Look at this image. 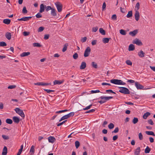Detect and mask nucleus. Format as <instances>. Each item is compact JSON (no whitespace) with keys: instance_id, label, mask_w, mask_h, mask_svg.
<instances>
[{"instance_id":"obj_23","label":"nucleus","mask_w":155,"mask_h":155,"mask_svg":"<svg viewBox=\"0 0 155 155\" xmlns=\"http://www.w3.org/2000/svg\"><path fill=\"white\" fill-rule=\"evenodd\" d=\"M64 82V80L58 81V80H55L54 81V84H60Z\"/></svg>"},{"instance_id":"obj_19","label":"nucleus","mask_w":155,"mask_h":155,"mask_svg":"<svg viewBox=\"0 0 155 155\" xmlns=\"http://www.w3.org/2000/svg\"><path fill=\"white\" fill-rule=\"evenodd\" d=\"M51 14L52 15L54 16H55L57 15V13H56V10L54 8H52L51 10Z\"/></svg>"},{"instance_id":"obj_33","label":"nucleus","mask_w":155,"mask_h":155,"mask_svg":"<svg viewBox=\"0 0 155 155\" xmlns=\"http://www.w3.org/2000/svg\"><path fill=\"white\" fill-rule=\"evenodd\" d=\"M140 8V4L139 2H137L136 3V6L135 7V11L138 10Z\"/></svg>"},{"instance_id":"obj_9","label":"nucleus","mask_w":155,"mask_h":155,"mask_svg":"<svg viewBox=\"0 0 155 155\" xmlns=\"http://www.w3.org/2000/svg\"><path fill=\"white\" fill-rule=\"evenodd\" d=\"M32 18V17L29 16V17H23L22 18L18 19V21H27L29 20L30 19Z\"/></svg>"},{"instance_id":"obj_60","label":"nucleus","mask_w":155,"mask_h":155,"mask_svg":"<svg viewBox=\"0 0 155 155\" xmlns=\"http://www.w3.org/2000/svg\"><path fill=\"white\" fill-rule=\"evenodd\" d=\"M2 138L5 140H8L9 139V137L8 136L5 135H2Z\"/></svg>"},{"instance_id":"obj_13","label":"nucleus","mask_w":155,"mask_h":155,"mask_svg":"<svg viewBox=\"0 0 155 155\" xmlns=\"http://www.w3.org/2000/svg\"><path fill=\"white\" fill-rule=\"evenodd\" d=\"M134 16L135 20L137 21L140 18V14L138 11L137 10L135 11Z\"/></svg>"},{"instance_id":"obj_42","label":"nucleus","mask_w":155,"mask_h":155,"mask_svg":"<svg viewBox=\"0 0 155 155\" xmlns=\"http://www.w3.org/2000/svg\"><path fill=\"white\" fill-rule=\"evenodd\" d=\"M33 46L34 47H41V45L39 43H33Z\"/></svg>"},{"instance_id":"obj_12","label":"nucleus","mask_w":155,"mask_h":155,"mask_svg":"<svg viewBox=\"0 0 155 155\" xmlns=\"http://www.w3.org/2000/svg\"><path fill=\"white\" fill-rule=\"evenodd\" d=\"M48 140L49 142L51 143H54L56 140V139L54 137L51 136L48 138Z\"/></svg>"},{"instance_id":"obj_14","label":"nucleus","mask_w":155,"mask_h":155,"mask_svg":"<svg viewBox=\"0 0 155 155\" xmlns=\"http://www.w3.org/2000/svg\"><path fill=\"white\" fill-rule=\"evenodd\" d=\"M45 5L42 4L40 5V9L39 10L40 13H42L44 12L45 11Z\"/></svg>"},{"instance_id":"obj_48","label":"nucleus","mask_w":155,"mask_h":155,"mask_svg":"<svg viewBox=\"0 0 155 155\" xmlns=\"http://www.w3.org/2000/svg\"><path fill=\"white\" fill-rule=\"evenodd\" d=\"M44 29V28L43 27H40L38 29V32H41Z\"/></svg>"},{"instance_id":"obj_37","label":"nucleus","mask_w":155,"mask_h":155,"mask_svg":"<svg viewBox=\"0 0 155 155\" xmlns=\"http://www.w3.org/2000/svg\"><path fill=\"white\" fill-rule=\"evenodd\" d=\"M6 122L7 123L9 124H11L12 123V120L10 119H7L6 120Z\"/></svg>"},{"instance_id":"obj_6","label":"nucleus","mask_w":155,"mask_h":155,"mask_svg":"<svg viewBox=\"0 0 155 155\" xmlns=\"http://www.w3.org/2000/svg\"><path fill=\"white\" fill-rule=\"evenodd\" d=\"M91 51V49L89 47H87L85 50L84 56L85 57L89 56Z\"/></svg>"},{"instance_id":"obj_3","label":"nucleus","mask_w":155,"mask_h":155,"mask_svg":"<svg viewBox=\"0 0 155 155\" xmlns=\"http://www.w3.org/2000/svg\"><path fill=\"white\" fill-rule=\"evenodd\" d=\"M74 115V113L73 112H71L68 114L65 115L63 116L61 119L59 120V121L61 122L62 120L67 119L73 116Z\"/></svg>"},{"instance_id":"obj_64","label":"nucleus","mask_w":155,"mask_h":155,"mask_svg":"<svg viewBox=\"0 0 155 155\" xmlns=\"http://www.w3.org/2000/svg\"><path fill=\"white\" fill-rule=\"evenodd\" d=\"M30 33L28 32H27V31H24L23 32V35L25 36H26L28 35Z\"/></svg>"},{"instance_id":"obj_57","label":"nucleus","mask_w":155,"mask_h":155,"mask_svg":"<svg viewBox=\"0 0 155 155\" xmlns=\"http://www.w3.org/2000/svg\"><path fill=\"white\" fill-rule=\"evenodd\" d=\"M119 131V128L118 127H116L114 130L112 132V133H117Z\"/></svg>"},{"instance_id":"obj_49","label":"nucleus","mask_w":155,"mask_h":155,"mask_svg":"<svg viewBox=\"0 0 155 155\" xmlns=\"http://www.w3.org/2000/svg\"><path fill=\"white\" fill-rule=\"evenodd\" d=\"M92 106V104H90L89 106L86 107L85 108H84L83 109V110H88V109H90L91 108V107Z\"/></svg>"},{"instance_id":"obj_5","label":"nucleus","mask_w":155,"mask_h":155,"mask_svg":"<svg viewBox=\"0 0 155 155\" xmlns=\"http://www.w3.org/2000/svg\"><path fill=\"white\" fill-rule=\"evenodd\" d=\"M55 5L57 7L58 12H61L62 10V4L59 2L55 3Z\"/></svg>"},{"instance_id":"obj_28","label":"nucleus","mask_w":155,"mask_h":155,"mask_svg":"<svg viewBox=\"0 0 155 155\" xmlns=\"http://www.w3.org/2000/svg\"><path fill=\"white\" fill-rule=\"evenodd\" d=\"M135 48L134 45L130 44L129 46L128 50L129 51H133L134 49Z\"/></svg>"},{"instance_id":"obj_46","label":"nucleus","mask_w":155,"mask_h":155,"mask_svg":"<svg viewBox=\"0 0 155 155\" xmlns=\"http://www.w3.org/2000/svg\"><path fill=\"white\" fill-rule=\"evenodd\" d=\"M78 54L75 53L73 55V58L74 59H77L78 58Z\"/></svg>"},{"instance_id":"obj_31","label":"nucleus","mask_w":155,"mask_h":155,"mask_svg":"<svg viewBox=\"0 0 155 155\" xmlns=\"http://www.w3.org/2000/svg\"><path fill=\"white\" fill-rule=\"evenodd\" d=\"M45 9L46 12H48L50 10H51L52 8L50 6H46V5H45Z\"/></svg>"},{"instance_id":"obj_15","label":"nucleus","mask_w":155,"mask_h":155,"mask_svg":"<svg viewBox=\"0 0 155 155\" xmlns=\"http://www.w3.org/2000/svg\"><path fill=\"white\" fill-rule=\"evenodd\" d=\"M138 31L137 30H135L133 31H130L129 34L130 35H131L132 36H135L136 35Z\"/></svg>"},{"instance_id":"obj_18","label":"nucleus","mask_w":155,"mask_h":155,"mask_svg":"<svg viewBox=\"0 0 155 155\" xmlns=\"http://www.w3.org/2000/svg\"><path fill=\"white\" fill-rule=\"evenodd\" d=\"M11 33L8 32H7L5 35L6 38L9 40L11 39Z\"/></svg>"},{"instance_id":"obj_16","label":"nucleus","mask_w":155,"mask_h":155,"mask_svg":"<svg viewBox=\"0 0 155 155\" xmlns=\"http://www.w3.org/2000/svg\"><path fill=\"white\" fill-rule=\"evenodd\" d=\"M138 56L140 58L143 57L145 56V53L142 50H141L140 52L138 53Z\"/></svg>"},{"instance_id":"obj_21","label":"nucleus","mask_w":155,"mask_h":155,"mask_svg":"<svg viewBox=\"0 0 155 155\" xmlns=\"http://www.w3.org/2000/svg\"><path fill=\"white\" fill-rule=\"evenodd\" d=\"M140 147H137L135 150L134 154L135 155H139L140 152Z\"/></svg>"},{"instance_id":"obj_34","label":"nucleus","mask_w":155,"mask_h":155,"mask_svg":"<svg viewBox=\"0 0 155 155\" xmlns=\"http://www.w3.org/2000/svg\"><path fill=\"white\" fill-rule=\"evenodd\" d=\"M34 148L35 147L33 145H32L31 148L30 152L31 153V154H33L34 153Z\"/></svg>"},{"instance_id":"obj_40","label":"nucleus","mask_w":155,"mask_h":155,"mask_svg":"<svg viewBox=\"0 0 155 155\" xmlns=\"http://www.w3.org/2000/svg\"><path fill=\"white\" fill-rule=\"evenodd\" d=\"M108 127L110 129H113L114 127V125L113 124L111 123L108 125Z\"/></svg>"},{"instance_id":"obj_58","label":"nucleus","mask_w":155,"mask_h":155,"mask_svg":"<svg viewBox=\"0 0 155 155\" xmlns=\"http://www.w3.org/2000/svg\"><path fill=\"white\" fill-rule=\"evenodd\" d=\"M95 111L94 109H92L90 110H88L85 112V113H89L91 112H94Z\"/></svg>"},{"instance_id":"obj_24","label":"nucleus","mask_w":155,"mask_h":155,"mask_svg":"<svg viewBox=\"0 0 155 155\" xmlns=\"http://www.w3.org/2000/svg\"><path fill=\"white\" fill-rule=\"evenodd\" d=\"M150 115V114L149 112H147L144 114L143 115V119H146L147 117Z\"/></svg>"},{"instance_id":"obj_45","label":"nucleus","mask_w":155,"mask_h":155,"mask_svg":"<svg viewBox=\"0 0 155 155\" xmlns=\"http://www.w3.org/2000/svg\"><path fill=\"white\" fill-rule=\"evenodd\" d=\"M111 19L113 20L116 21L117 19L116 15L115 14L113 15L111 17Z\"/></svg>"},{"instance_id":"obj_59","label":"nucleus","mask_w":155,"mask_h":155,"mask_svg":"<svg viewBox=\"0 0 155 155\" xmlns=\"http://www.w3.org/2000/svg\"><path fill=\"white\" fill-rule=\"evenodd\" d=\"M100 92V91L98 90H95V91L92 90L91 91V93H92V94L95 93H99Z\"/></svg>"},{"instance_id":"obj_55","label":"nucleus","mask_w":155,"mask_h":155,"mask_svg":"<svg viewBox=\"0 0 155 155\" xmlns=\"http://www.w3.org/2000/svg\"><path fill=\"white\" fill-rule=\"evenodd\" d=\"M40 13H38L35 16L37 18H38L42 17V15Z\"/></svg>"},{"instance_id":"obj_56","label":"nucleus","mask_w":155,"mask_h":155,"mask_svg":"<svg viewBox=\"0 0 155 155\" xmlns=\"http://www.w3.org/2000/svg\"><path fill=\"white\" fill-rule=\"evenodd\" d=\"M67 45H66V44L64 45L62 50L63 52H65L67 50Z\"/></svg>"},{"instance_id":"obj_53","label":"nucleus","mask_w":155,"mask_h":155,"mask_svg":"<svg viewBox=\"0 0 155 155\" xmlns=\"http://www.w3.org/2000/svg\"><path fill=\"white\" fill-rule=\"evenodd\" d=\"M106 91L108 93H111L113 94H116V93L115 92H114L111 89L106 90Z\"/></svg>"},{"instance_id":"obj_30","label":"nucleus","mask_w":155,"mask_h":155,"mask_svg":"<svg viewBox=\"0 0 155 155\" xmlns=\"http://www.w3.org/2000/svg\"><path fill=\"white\" fill-rule=\"evenodd\" d=\"M132 16V11H129L128 12V14L127 15V18H129Z\"/></svg>"},{"instance_id":"obj_25","label":"nucleus","mask_w":155,"mask_h":155,"mask_svg":"<svg viewBox=\"0 0 155 155\" xmlns=\"http://www.w3.org/2000/svg\"><path fill=\"white\" fill-rule=\"evenodd\" d=\"M10 20L8 19H4L3 21V23L7 25H8L10 24Z\"/></svg>"},{"instance_id":"obj_17","label":"nucleus","mask_w":155,"mask_h":155,"mask_svg":"<svg viewBox=\"0 0 155 155\" xmlns=\"http://www.w3.org/2000/svg\"><path fill=\"white\" fill-rule=\"evenodd\" d=\"M7 153V148L6 146H5L3 150L2 153V155H6Z\"/></svg>"},{"instance_id":"obj_2","label":"nucleus","mask_w":155,"mask_h":155,"mask_svg":"<svg viewBox=\"0 0 155 155\" xmlns=\"http://www.w3.org/2000/svg\"><path fill=\"white\" fill-rule=\"evenodd\" d=\"M119 88H120L119 90L120 92L126 94H130V91L128 88L123 87H120Z\"/></svg>"},{"instance_id":"obj_47","label":"nucleus","mask_w":155,"mask_h":155,"mask_svg":"<svg viewBox=\"0 0 155 155\" xmlns=\"http://www.w3.org/2000/svg\"><path fill=\"white\" fill-rule=\"evenodd\" d=\"M44 90L47 92L48 93H50L51 92H54V91L53 90H49V89H44Z\"/></svg>"},{"instance_id":"obj_10","label":"nucleus","mask_w":155,"mask_h":155,"mask_svg":"<svg viewBox=\"0 0 155 155\" xmlns=\"http://www.w3.org/2000/svg\"><path fill=\"white\" fill-rule=\"evenodd\" d=\"M135 85L138 89H142L144 87L143 86L141 85L138 82H136L135 83Z\"/></svg>"},{"instance_id":"obj_61","label":"nucleus","mask_w":155,"mask_h":155,"mask_svg":"<svg viewBox=\"0 0 155 155\" xmlns=\"http://www.w3.org/2000/svg\"><path fill=\"white\" fill-rule=\"evenodd\" d=\"M16 87L15 85H9L8 87V89H12L15 88Z\"/></svg>"},{"instance_id":"obj_54","label":"nucleus","mask_w":155,"mask_h":155,"mask_svg":"<svg viewBox=\"0 0 155 155\" xmlns=\"http://www.w3.org/2000/svg\"><path fill=\"white\" fill-rule=\"evenodd\" d=\"M126 64L129 65H132V62L130 60H127L126 61Z\"/></svg>"},{"instance_id":"obj_36","label":"nucleus","mask_w":155,"mask_h":155,"mask_svg":"<svg viewBox=\"0 0 155 155\" xmlns=\"http://www.w3.org/2000/svg\"><path fill=\"white\" fill-rule=\"evenodd\" d=\"M120 33L123 35H125L126 34V32L125 30L123 29H121L120 31Z\"/></svg>"},{"instance_id":"obj_7","label":"nucleus","mask_w":155,"mask_h":155,"mask_svg":"<svg viewBox=\"0 0 155 155\" xmlns=\"http://www.w3.org/2000/svg\"><path fill=\"white\" fill-rule=\"evenodd\" d=\"M133 43L134 44L141 46L142 45V43L141 41L137 38H136L133 41Z\"/></svg>"},{"instance_id":"obj_4","label":"nucleus","mask_w":155,"mask_h":155,"mask_svg":"<svg viewBox=\"0 0 155 155\" xmlns=\"http://www.w3.org/2000/svg\"><path fill=\"white\" fill-rule=\"evenodd\" d=\"M17 113L21 116L22 117H24L25 115L23 110L18 108H16L15 109Z\"/></svg>"},{"instance_id":"obj_32","label":"nucleus","mask_w":155,"mask_h":155,"mask_svg":"<svg viewBox=\"0 0 155 155\" xmlns=\"http://www.w3.org/2000/svg\"><path fill=\"white\" fill-rule=\"evenodd\" d=\"M150 151V148L148 146H147L144 152L145 153H149Z\"/></svg>"},{"instance_id":"obj_22","label":"nucleus","mask_w":155,"mask_h":155,"mask_svg":"<svg viewBox=\"0 0 155 155\" xmlns=\"http://www.w3.org/2000/svg\"><path fill=\"white\" fill-rule=\"evenodd\" d=\"M13 120L14 122L16 123H18L20 121L19 118L18 117L16 116L13 117Z\"/></svg>"},{"instance_id":"obj_20","label":"nucleus","mask_w":155,"mask_h":155,"mask_svg":"<svg viewBox=\"0 0 155 155\" xmlns=\"http://www.w3.org/2000/svg\"><path fill=\"white\" fill-rule=\"evenodd\" d=\"M86 66V64L85 62H82L80 67V69H84Z\"/></svg>"},{"instance_id":"obj_27","label":"nucleus","mask_w":155,"mask_h":155,"mask_svg":"<svg viewBox=\"0 0 155 155\" xmlns=\"http://www.w3.org/2000/svg\"><path fill=\"white\" fill-rule=\"evenodd\" d=\"M110 39V38H104L102 39V41L104 43H108L109 41V40Z\"/></svg>"},{"instance_id":"obj_39","label":"nucleus","mask_w":155,"mask_h":155,"mask_svg":"<svg viewBox=\"0 0 155 155\" xmlns=\"http://www.w3.org/2000/svg\"><path fill=\"white\" fill-rule=\"evenodd\" d=\"M75 146L77 149L80 146L79 142L78 141H76L75 142Z\"/></svg>"},{"instance_id":"obj_1","label":"nucleus","mask_w":155,"mask_h":155,"mask_svg":"<svg viewBox=\"0 0 155 155\" xmlns=\"http://www.w3.org/2000/svg\"><path fill=\"white\" fill-rule=\"evenodd\" d=\"M110 83L118 85H125L126 83L120 80L112 79L110 80Z\"/></svg>"},{"instance_id":"obj_8","label":"nucleus","mask_w":155,"mask_h":155,"mask_svg":"<svg viewBox=\"0 0 155 155\" xmlns=\"http://www.w3.org/2000/svg\"><path fill=\"white\" fill-rule=\"evenodd\" d=\"M113 98V97L109 96V97H104V96H101L99 97V98L101 99L102 100L105 101V102L108 100H109L110 99H111Z\"/></svg>"},{"instance_id":"obj_26","label":"nucleus","mask_w":155,"mask_h":155,"mask_svg":"<svg viewBox=\"0 0 155 155\" xmlns=\"http://www.w3.org/2000/svg\"><path fill=\"white\" fill-rule=\"evenodd\" d=\"M30 52H24L21 54L20 56L21 57H25L30 55Z\"/></svg>"},{"instance_id":"obj_62","label":"nucleus","mask_w":155,"mask_h":155,"mask_svg":"<svg viewBox=\"0 0 155 155\" xmlns=\"http://www.w3.org/2000/svg\"><path fill=\"white\" fill-rule=\"evenodd\" d=\"M147 122L150 125H153L154 124V123L151 119L147 121Z\"/></svg>"},{"instance_id":"obj_51","label":"nucleus","mask_w":155,"mask_h":155,"mask_svg":"<svg viewBox=\"0 0 155 155\" xmlns=\"http://www.w3.org/2000/svg\"><path fill=\"white\" fill-rule=\"evenodd\" d=\"M138 137L139 139L140 140H141L143 139V136L141 133H139L138 134Z\"/></svg>"},{"instance_id":"obj_11","label":"nucleus","mask_w":155,"mask_h":155,"mask_svg":"<svg viewBox=\"0 0 155 155\" xmlns=\"http://www.w3.org/2000/svg\"><path fill=\"white\" fill-rule=\"evenodd\" d=\"M34 84L35 85L46 86L50 85H51V83H44L43 82H40L35 83Z\"/></svg>"},{"instance_id":"obj_29","label":"nucleus","mask_w":155,"mask_h":155,"mask_svg":"<svg viewBox=\"0 0 155 155\" xmlns=\"http://www.w3.org/2000/svg\"><path fill=\"white\" fill-rule=\"evenodd\" d=\"M99 32L103 35H105V31L102 28H100L99 30Z\"/></svg>"},{"instance_id":"obj_43","label":"nucleus","mask_w":155,"mask_h":155,"mask_svg":"<svg viewBox=\"0 0 155 155\" xmlns=\"http://www.w3.org/2000/svg\"><path fill=\"white\" fill-rule=\"evenodd\" d=\"M138 122V119L136 117H134L133 120V123L134 124H136Z\"/></svg>"},{"instance_id":"obj_63","label":"nucleus","mask_w":155,"mask_h":155,"mask_svg":"<svg viewBox=\"0 0 155 155\" xmlns=\"http://www.w3.org/2000/svg\"><path fill=\"white\" fill-rule=\"evenodd\" d=\"M49 35L48 34H46L44 35V39L45 40H47L49 38Z\"/></svg>"},{"instance_id":"obj_50","label":"nucleus","mask_w":155,"mask_h":155,"mask_svg":"<svg viewBox=\"0 0 155 155\" xmlns=\"http://www.w3.org/2000/svg\"><path fill=\"white\" fill-rule=\"evenodd\" d=\"M87 39V37H84V38H81V41L82 43H84V42H86Z\"/></svg>"},{"instance_id":"obj_44","label":"nucleus","mask_w":155,"mask_h":155,"mask_svg":"<svg viewBox=\"0 0 155 155\" xmlns=\"http://www.w3.org/2000/svg\"><path fill=\"white\" fill-rule=\"evenodd\" d=\"M7 45L6 43L2 41L0 42V46H6Z\"/></svg>"},{"instance_id":"obj_38","label":"nucleus","mask_w":155,"mask_h":155,"mask_svg":"<svg viewBox=\"0 0 155 155\" xmlns=\"http://www.w3.org/2000/svg\"><path fill=\"white\" fill-rule=\"evenodd\" d=\"M28 12V11L26 9V7L24 6L23 7L22 10V13L23 14H26Z\"/></svg>"},{"instance_id":"obj_52","label":"nucleus","mask_w":155,"mask_h":155,"mask_svg":"<svg viewBox=\"0 0 155 155\" xmlns=\"http://www.w3.org/2000/svg\"><path fill=\"white\" fill-rule=\"evenodd\" d=\"M98 28L97 27H96L93 28L92 29V31L96 32L98 30Z\"/></svg>"},{"instance_id":"obj_41","label":"nucleus","mask_w":155,"mask_h":155,"mask_svg":"<svg viewBox=\"0 0 155 155\" xmlns=\"http://www.w3.org/2000/svg\"><path fill=\"white\" fill-rule=\"evenodd\" d=\"M92 67L95 68H97V64L94 62H92Z\"/></svg>"},{"instance_id":"obj_35","label":"nucleus","mask_w":155,"mask_h":155,"mask_svg":"<svg viewBox=\"0 0 155 155\" xmlns=\"http://www.w3.org/2000/svg\"><path fill=\"white\" fill-rule=\"evenodd\" d=\"M146 133L148 135H153L155 136V134L153 131H147L146 132Z\"/></svg>"}]
</instances>
